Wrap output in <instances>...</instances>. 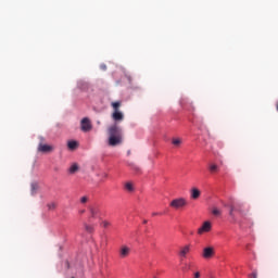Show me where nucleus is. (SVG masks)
Returning <instances> with one entry per match:
<instances>
[{"mask_svg": "<svg viewBox=\"0 0 278 278\" xmlns=\"http://www.w3.org/2000/svg\"><path fill=\"white\" fill-rule=\"evenodd\" d=\"M109 146L118 147L123 143V129L118 125L114 124L109 127Z\"/></svg>", "mask_w": 278, "mask_h": 278, "instance_id": "f257e3e1", "label": "nucleus"}, {"mask_svg": "<svg viewBox=\"0 0 278 278\" xmlns=\"http://www.w3.org/2000/svg\"><path fill=\"white\" fill-rule=\"evenodd\" d=\"M186 205H188V201L185 198L174 199L169 203V206H172L173 210H184Z\"/></svg>", "mask_w": 278, "mask_h": 278, "instance_id": "f03ea898", "label": "nucleus"}, {"mask_svg": "<svg viewBox=\"0 0 278 278\" xmlns=\"http://www.w3.org/2000/svg\"><path fill=\"white\" fill-rule=\"evenodd\" d=\"M80 129H81V131H84L85 134L92 130V123L90 122V118L84 117V118L80 121Z\"/></svg>", "mask_w": 278, "mask_h": 278, "instance_id": "7ed1b4c3", "label": "nucleus"}, {"mask_svg": "<svg viewBox=\"0 0 278 278\" xmlns=\"http://www.w3.org/2000/svg\"><path fill=\"white\" fill-rule=\"evenodd\" d=\"M216 255V252L214 250V247H206L202 251V257L204 260H212V257Z\"/></svg>", "mask_w": 278, "mask_h": 278, "instance_id": "20e7f679", "label": "nucleus"}, {"mask_svg": "<svg viewBox=\"0 0 278 278\" xmlns=\"http://www.w3.org/2000/svg\"><path fill=\"white\" fill-rule=\"evenodd\" d=\"M212 231V223L204 222L202 226L198 229L199 236H203V233H210Z\"/></svg>", "mask_w": 278, "mask_h": 278, "instance_id": "39448f33", "label": "nucleus"}, {"mask_svg": "<svg viewBox=\"0 0 278 278\" xmlns=\"http://www.w3.org/2000/svg\"><path fill=\"white\" fill-rule=\"evenodd\" d=\"M192 249L191 244H186L179 249L178 255L179 257H187L188 253H190V250Z\"/></svg>", "mask_w": 278, "mask_h": 278, "instance_id": "423d86ee", "label": "nucleus"}, {"mask_svg": "<svg viewBox=\"0 0 278 278\" xmlns=\"http://www.w3.org/2000/svg\"><path fill=\"white\" fill-rule=\"evenodd\" d=\"M129 253H131V249H129V247L127 245H122L119 250V257H122V260H125V257H129Z\"/></svg>", "mask_w": 278, "mask_h": 278, "instance_id": "0eeeda50", "label": "nucleus"}, {"mask_svg": "<svg viewBox=\"0 0 278 278\" xmlns=\"http://www.w3.org/2000/svg\"><path fill=\"white\" fill-rule=\"evenodd\" d=\"M38 151L40 153H51V151H53V147H51L49 144L39 143Z\"/></svg>", "mask_w": 278, "mask_h": 278, "instance_id": "6e6552de", "label": "nucleus"}, {"mask_svg": "<svg viewBox=\"0 0 278 278\" xmlns=\"http://www.w3.org/2000/svg\"><path fill=\"white\" fill-rule=\"evenodd\" d=\"M112 118L113 121L118 122V121H123L125 118V115L121 111H114L112 113Z\"/></svg>", "mask_w": 278, "mask_h": 278, "instance_id": "1a4fd4ad", "label": "nucleus"}, {"mask_svg": "<svg viewBox=\"0 0 278 278\" xmlns=\"http://www.w3.org/2000/svg\"><path fill=\"white\" fill-rule=\"evenodd\" d=\"M190 194H191V199L197 201V199H199L201 197V190H199V188L193 187L190 190Z\"/></svg>", "mask_w": 278, "mask_h": 278, "instance_id": "9d476101", "label": "nucleus"}, {"mask_svg": "<svg viewBox=\"0 0 278 278\" xmlns=\"http://www.w3.org/2000/svg\"><path fill=\"white\" fill-rule=\"evenodd\" d=\"M91 218H99L101 216V208L99 207H91L90 208Z\"/></svg>", "mask_w": 278, "mask_h": 278, "instance_id": "9b49d317", "label": "nucleus"}, {"mask_svg": "<svg viewBox=\"0 0 278 278\" xmlns=\"http://www.w3.org/2000/svg\"><path fill=\"white\" fill-rule=\"evenodd\" d=\"M229 216L232 218V220H236V214L235 212H240V208H238L237 206H235L233 204L229 205Z\"/></svg>", "mask_w": 278, "mask_h": 278, "instance_id": "f8f14e48", "label": "nucleus"}, {"mask_svg": "<svg viewBox=\"0 0 278 278\" xmlns=\"http://www.w3.org/2000/svg\"><path fill=\"white\" fill-rule=\"evenodd\" d=\"M182 142H184V141L181 140V138H173V139H172V144H173L174 147H177V148L181 147Z\"/></svg>", "mask_w": 278, "mask_h": 278, "instance_id": "ddd939ff", "label": "nucleus"}, {"mask_svg": "<svg viewBox=\"0 0 278 278\" xmlns=\"http://www.w3.org/2000/svg\"><path fill=\"white\" fill-rule=\"evenodd\" d=\"M77 170H79V165H77L76 163H74V164L70 167V173H71V175H75V173H77Z\"/></svg>", "mask_w": 278, "mask_h": 278, "instance_id": "4468645a", "label": "nucleus"}, {"mask_svg": "<svg viewBox=\"0 0 278 278\" xmlns=\"http://www.w3.org/2000/svg\"><path fill=\"white\" fill-rule=\"evenodd\" d=\"M112 108L114 110V112H119V108H121V101H117V102H112Z\"/></svg>", "mask_w": 278, "mask_h": 278, "instance_id": "2eb2a0df", "label": "nucleus"}, {"mask_svg": "<svg viewBox=\"0 0 278 278\" xmlns=\"http://www.w3.org/2000/svg\"><path fill=\"white\" fill-rule=\"evenodd\" d=\"M67 147L68 149H71L72 151L77 149V141H68L67 142Z\"/></svg>", "mask_w": 278, "mask_h": 278, "instance_id": "dca6fc26", "label": "nucleus"}, {"mask_svg": "<svg viewBox=\"0 0 278 278\" xmlns=\"http://www.w3.org/2000/svg\"><path fill=\"white\" fill-rule=\"evenodd\" d=\"M210 173H218V165L216 164H211L208 166Z\"/></svg>", "mask_w": 278, "mask_h": 278, "instance_id": "f3484780", "label": "nucleus"}, {"mask_svg": "<svg viewBox=\"0 0 278 278\" xmlns=\"http://www.w3.org/2000/svg\"><path fill=\"white\" fill-rule=\"evenodd\" d=\"M125 188L128 192H134V185L131 182H126Z\"/></svg>", "mask_w": 278, "mask_h": 278, "instance_id": "a211bd4d", "label": "nucleus"}, {"mask_svg": "<svg viewBox=\"0 0 278 278\" xmlns=\"http://www.w3.org/2000/svg\"><path fill=\"white\" fill-rule=\"evenodd\" d=\"M48 210L53 211L55 207H58V204L55 202H51L47 204Z\"/></svg>", "mask_w": 278, "mask_h": 278, "instance_id": "6ab92c4d", "label": "nucleus"}, {"mask_svg": "<svg viewBox=\"0 0 278 278\" xmlns=\"http://www.w3.org/2000/svg\"><path fill=\"white\" fill-rule=\"evenodd\" d=\"M212 214H213L214 216H220V215L223 214V212H222L220 210H218L217 207H214V208L212 210Z\"/></svg>", "mask_w": 278, "mask_h": 278, "instance_id": "aec40b11", "label": "nucleus"}, {"mask_svg": "<svg viewBox=\"0 0 278 278\" xmlns=\"http://www.w3.org/2000/svg\"><path fill=\"white\" fill-rule=\"evenodd\" d=\"M85 229L88 233H92L94 231V228L88 224H85Z\"/></svg>", "mask_w": 278, "mask_h": 278, "instance_id": "412c9836", "label": "nucleus"}, {"mask_svg": "<svg viewBox=\"0 0 278 278\" xmlns=\"http://www.w3.org/2000/svg\"><path fill=\"white\" fill-rule=\"evenodd\" d=\"M38 190V184H31V194H36Z\"/></svg>", "mask_w": 278, "mask_h": 278, "instance_id": "4be33fe9", "label": "nucleus"}, {"mask_svg": "<svg viewBox=\"0 0 278 278\" xmlns=\"http://www.w3.org/2000/svg\"><path fill=\"white\" fill-rule=\"evenodd\" d=\"M80 203H88V197L84 195L80 198Z\"/></svg>", "mask_w": 278, "mask_h": 278, "instance_id": "5701e85b", "label": "nucleus"}, {"mask_svg": "<svg viewBox=\"0 0 278 278\" xmlns=\"http://www.w3.org/2000/svg\"><path fill=\"white\" fill-rule=\"evenodd\" d=\"M251 278H257V271H253L251 275H250Z\"/></svg>", "mask_w": 278, "mask_h": 278, "instance_id": "b1692460", "label": "nucleus"}, {"mask_svg": "<svg viewBox=\"0 0 278 278\" xmlns=\"http://www.w3.org/2000/svg\"><path fill=\"white\" fill-rule=\"evenodd\" d=\"M102 225H103V227H110V223L109 222H103Z\"/></svg>", "mask_w": 278, "mask_h": 278, "instance_id": "393cba45", "label": "nucleus"}, {"mask_svg": "<svg viewBox=\"0 0 278 278\" xmlns=\"http://www.w3.org/2000/svg\"><path fill=\"white\" fill-rule=\"evenodd\" d=\"M200 277H201V273L197 271V273L194 274V278H200Z\"/></svg>", "mask_w": 278, "mask_h": 278, "instance_id": "a878e982", "label": "nucleus"}, {"mask_svg": "<svg viewBox=\"0 0 278 278\" xmlns=\"http://www.w3.org/2000/svg\"><path fill=\"white\" fill-rule=\"evenodd\" d=\"M135 170H140V168L138 166H134Z\"/></svg>", "mask_w": 278, "mask_h": 278, "instance_id": "bb28decb", "label": "nucleus"}, {"mask_svg": "<svg viewBox=\"0 0 278 278\" xmlns=\"http://www.w3.org/2000/svg\"><path fill=\"white\" fill-rule=\"evenodd\" d=\"M186 266H187L188 270H190V268H191V265H190V264H189V265L187 264Z\"/></svg>", "mask_w": 278, "mask_h": 278, "instance_id": "cd10ccee", "label": "nucleus"}, {"mask_svg": "<svg viewBox=\"0 0 278 278\" xmlns=\"http://www.w3.org/2000/svg\"><path fill=\"white\" fill-rule=\"evenodd\" d=\"M147 223H148V220H147V219H144V220H143V225H147Z\"/></svg>", "mask_w": 278, "mask_h": 278, "instance_id": "c85d7f7f", "label": "nucleus"}, {"mask_svg": "<svg viewBox=\"0 0 278 278\" xmlns=\"http://www.w3.org/2000/svg\"><path fill=\"white\" fill-rule=\"evenodd\" d=\"M152 216H157V213H153Z\"/></svg>", "mask_w": 278, "mask_h": 278, "instance_id": "c756f323", "label": "nucleus"}, {"mask_svg": "<svg viewBox=\"0 0 278 278\" xmlns=\"http://www.w3.org/2000/svg\"><path fill=\"white\" fill-rule=\"evenodd\" d=\"M84 212H86V211H80V214H84Z\"/></svg>", "mask_w": 278, "mask_h": 278, "instance_id": "7c9ffc66", "label": "nucleus"}, {"mask_svg": "<svg viewBox=\"0 0 278 278\" xmlns=\"http://www.w3.org/2000/svg\"><path fill=\"white\" fill-rule=\"evenodd\" d=\"M104 177H108V174H104Z\"/></svg>", "mask_w": 278, "mask_h": 278, "instance_id": "2f4dec72", "label": "nucleus"}, {"mask_svg": "<svg viewBox=\"0 0 278 278\" xmlns=\"http://www.w3.org/2000/svg\"><path fill=\"white\" fill-rule=\"evenodd\" d=\"M103 70L105 71V66H103Z\"/></svg>", "mask_w": 278, "mask_h": 278, "instance_id": "473e14b6", "label": "nucleus"}]
</instances>
